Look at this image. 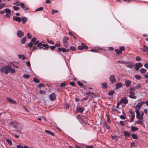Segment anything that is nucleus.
Instances as JSON below:
<instances>
[{
	"label": "nucleus",
	"instance_id": "f257e3e1",
	"mask_svg": "<svg viewBox=\"0 0 148 148\" xmlns=\"http://www.w3.org/2000/svg\"><path fill=\"white\" fill-rule=\"evenodd\" d=\"M12 67L10 65L5 66L4 67H2L0 69V71L2 73H4L5 74H7L8 73V70L11 69Z\"/></svg>",
	"mask_w": 148,
	"mask_h": 148
},
{
	"label": "nucleus",
	"instance_id": "f03ea898",
	"mask_svg": "<svg viewBox=\"0 0 148 148\" xmlns=\"http://www.w3.org/2000/svg\"><path fill=\"white\" fill-rule=\"evenodd\" d=\"M37 47L40 49L42 48L44 50H48L49 48V46H48L47 44H42L41 42H39L37 45Z\"/></svg>",
	"mask_w": 148,
	"mask_h": 148
},
{
	"label": "nucleus",
	"instance_id": "7ed1b4c3",
	"mask_svg": "<svg viewBox=\"0 0 148 148\" xmlns=\"http://www.w3.org/2000/svg\"><path fill=\"white\" fill-rule=\"evenodd\" d=\"M125 66L130 69H132L134 66V64L132 62H126Z\"/></svg>",
	"mask_w": 148,
	"mask_h": 148
},
{
	"label": "nucleus",
	"instance_id": "20e7f679",
	"mask_svg": "<svg viewBox=\"0 0 148 148\" xmlns=\"http://www.w3.org/2000/svg\"><path fill=\"white\" fill-rule=\"evenodd\" d=\"M81 45V46H79L77 47V49L79 50H82L84 49H88V47L86 46L85 44L82 43Z\"/></svg>",
	"mask_w": 148,
	"mask_h": 148
},
{
	"label": "nucleus",
	"instance_id": "39448f33",
	"mask_svg": "<svg viewBox=\"0 0 148 148\" xmlns=\"http://www.w3.org/2000/svg\"><path fill=\"white\" fill-rule=\"evenodd\" d=\"M20 6L22 9H23L25 12H27L29 10V8L25 5L24 3H21L20 4Z\"/></svg>",
	"mask_w": 148,
	"mask_h": 148
},
{
	"label": "nucleus",
	"instance_id": "423d86ee",
	"mask_svg": "<svg viewBox=\"0 0 148 148\" xmlns=\"http://www.w3.org/2000/svg\"><path fill=\"white\" fill-rule=\"evenodd\" d=\"M109 79L112 83H114L116 81L115 76L114 75H111L110 76Z\"/></svg>",
	"mask_w": 148,
	"mask_h": 148
},
{
	"label": "nucleus",
	"instance_id": "0eeeda50",
	"mask_svg": "<svg viewBox=\"0 0 148 148\" xmlns=\"http://www.w3.org/2000/svg\"><path fill=\"white\" fill-rule=\"evenodd\" d=\"M128 102V100L127 99V97H124L120 101V103H123V104H126Z\"/></svg>",
	"mask_w": 148,
	"mask_h": 148
},
{
	"label": "nucleus",
	"instance_id": "6e6552de",
	"mask_svg": "<svg viewBox=\"0 0 148 148\" xmlns=\"http://www.w3.org/2000/svg\"><path fill=\"white\" fill-rule=\"evenodd\" d=\"M135 68L136 70L138 71L139 70L140 68L143 66V64L141 63H136L135 64Z\"/></svg>",
	"mask_w": 148,
	"mask_h": 148
},
{
	"label": "nucleus",
	"instance_id": "1a4fd4ad",
	"mask_svg": "<svg viewBox=\"0 0 148 148\" xmlns=\"http://www.w3.org/2000/svg\"><path fill=\"white\" fill-rule=\"evenodd\" d=\"M13 19L14 21H16L18 22H20L22 21L21 18L20 17L14 16L13 17Z\"/></svg>",
	"mask_w": 148,
	"mask_h": 148
},
{
	"label": "nucleus",
	"instance_id": "9d476101",
	"mask_svg": "<svg viewBox=\"0 0 148 148\" xmlns=\"http://www.w3.org/2000/svg\"><path fill=\"white\" fill-rule=\"evenodd\" d=\"M50 99L51 101L54 100L56 97V95L54 93H52L49 96Z\"/></svg>",
	"mask_w": 148,
	"mask_h": 148
},
{
	"label": "nucleus",
	"instance_id": "9b49d317",
	"mask_svg": "<svg viewBox=\"0 0 148 148\" xmlns=\"http://www.w3.org/2000/svg\"><path fill=\"white\" fill-rule=\"evenodd\" d=\"M17 34L18 37L21 38L23 36L24 33L21 30H18L17 32Z\"/></svg>",
	"mask_w": 148,
	"mask_h": 148
},
{
	"label": "nucleus",
	"instance_id": "f8f14e48",
	"mask_svg": "<svg viewBox=\"0 0 148 148\" xmlns=\"http://www.w3.org/2000/svg\"><path fill=\"white\" fill-rule=\"evenodd\" d=\"M18 124V122L17 121H12L11 122L10 125L11 126L13 127H16L17 126V124Z\"/></svg>",
	"mask_w": 148,
	"mask_h": 148
},
{
	"label": "nucleus",
	"instance_id": "ddd939ff",
	"mask_svg": "<svg viewBox=\"0 0 148 148\" xmlns=\"http://www.w3.org/2000/svg\"><path fill=\"white\" fill-rule=\"evenodd\" d=\"M6 99L9 102L12 103L13 104H16V102L15 101L12 100V99L11 98L7 97L6 98Z\"/></svg>",
	"mask_w": 148,
	"mask_h": 148
},
{
	"label": "nucleus",
	"instance_id": "4468645a",
	"mask_svg": "<svg viewBox=\"0 0 148 148\" xmlns=\"http://www.w3.org/2000/svg\"><path fill=\"white\" fill-rule=\"evenodd\" d=\"M122 84L121 83H117L116 84V89H119L122 86Z\"/></svg>",
	"mask_w": 148,
	"mask_h": 148
},
{
	"label": "nucleus",
	"instance_id": "2eb2a0df",
	"mask_svg": "<svg viewBox=\"0 0 148 148\" xmlns=\"http://www.w3.org/2000/svg\"><path fill=\"white\" fill-rule=\"evenodd\" d=\"M143 102H142L141 103H138L135 106V107L138 108L139 109H140L141 108L143 104Z\"/></svg>",
	"mask_w": 148,
	"mask_h": 148
},
{
	"label": "nucleus",
	"instance_id": "dca6fc26",
	"mask_svg": "<svg viewBox=\"0 0 148 148\" xmlns=\"http://www.w3.org/2000/svg\"><path fill=\"white\" fill-rule=\"evenodd\" d=\"M84 110V108H82L81 107H79L77 108L76 109V111L78 112L82 113L83 111Z\"/></svg>",
	"mask_w": 148,
	"mask_h": 148
},
{
	"label": "nucleus",
	"instance_id": "f3484780",
	"mask_svg": "<svg viewBox=\"0 0 148 148\" xmlns=\"http://www.w3.org/2000/svg\"><path fill=\"white\" fill-rule=\"evenodd\" d=\"M123 135L126 138L127 137L129 136L130 135V134L128 132L126 131H123Z\"/></svg>",
	"mask_w": 148,
	"mask_h": 148
},
{
	"label": "nucleus",
	"instance_id": "a211bd4d",
	"mask_svg": "<svg viewBox=\"0 0 148 148\" xmlns=\"http://www.w3.org/2000/svg\"><path fill=\"white\" fill-rule=\"evenodd\" d=\"M101 84L104 89H106L107 88V84L106 82L102 83Z\"/></svg>",
	"mask_w": 148,
	"mask_h": 148
},
{
	"label": "nucleus",
	"instance_id": "6ab92c4d",
	"mask_svg": "<svg viewBox=\"0 0 148 148\" xmlns=\"http://www.w3.org/2000/svg\"><path fill=\"white\" fill-rule=\"evenodd\" d=\"M69 38L67 36H64L63 39V42L66 43L67 42V41L69 40Z\"/></svg>",
	"mask_w": 148,
	"mask_h": 148
},
{
	"label": "nucleus",
	"instance_id": "aec40b11",
	"mask_svg": "<svg viewBox=\"0 0 148 148\" xmlns=\"http://www.w3.org/2000/svg\"><path fill=\"white\" fill-rule=\"evenodd\" d=\"M131 82L130 80H126L125 81V84L126 86L128 87L131 84Z\"/></svg>",
	"mask_w": 148,
	"mask_h": 148
},
{
	"label": "nucleus",
	"instance_id": "412c9836",
	"mask_svg": "<svg viewBox=\"0 0 148 148\" xmlns=\"http://www.w3.org/2000/svg\"><path fill=\"white\" fill-rule=\"evenodd\" d=\"M26 37H24L21 40V43L22 44H24L26 41Z\"/></svg>",
	"mask_w": 148,
	"mask_h": 148
},
{
	"label": "nucleus",
	"instance_id": "4be33fe9",
	"mask_svg": "<svg viewBox=\"0 0 148 148\" xmlns=\"http://www.w3.org/2000/svg\"><path fill=\"white\" fill-rule=\"evenodd\" d=\"M18 57L20 59H21L22 60H24L26 58L25 56L23 55L20 54L18 55Z\"/></svg>",
	"mask_w": 148,
	"mask_h": 148
},
{
	"label": "nucleus",
	"instance_id": "5701e85b",
	"mask_svg": "<svg viewBox=\"0 0 148 148\" xmlns=\"http://www.w3.org/2000/svg\"><path fill=\"white\" fill-rule=\"evenodd\" d=\"M136 113V117L139 119V117L140 115V113L139 112V110L138 109H136L135 110Z\"/></svg>",
	"mask_w": 148,
	"mask_h": 148
},
{
	"label": "nucleus",
	"instance_id": "b1692460",
	"mask_svg": "<svg viewBox=\"0 0 148 148\" xmlns=\"http://www.w3.org/2000/svg\"><path fill=\"white\" fill-rule=\"evenodd\" d=\"M146 69H145L144 68H141L140 70V73L142 74L145 73L146 72Z\"/></svg>",
	"mask_w": 148,
	"mask_h": 148
},
{
	"label": "nucleus",
	"instance_id": "393cba45",
	"mask_svg": "<svg viewBox=\"0 0 148 148\" xmlns=\"http://www.w3.org/2000/svg\"><path fill=\"white\" fill-rule=\"evenodd\" d=\"M45 132L48 134H49L52 136H54V134L53 133L51 132V131L48 130H45Z\"/></svg>",
	"mask_w": 148,
	"mask_h": 148
},
{
	"label": "nucleus",
	"instance_id": "a878e982",
	"mask_svg": "<svg viewBox=\"0 0 148 148\" xmlns=\"http://www.w3.org/2000/svg\"><path fill=\"white\" fill-rule=\"evenodd\" d=\"M22 23L23 24H25L26 22L27 21V18L25 17H22Z\"/></svg>",
	"mask_w": 148,
	"mask_h": 148
},
{
	"label": "nucleus",
	"instance_id": "bb28decb",
	"mask_svg": "<svg viewBox=\"0 0 148 148\" xmlns=\"http://www.w3.org/2000/svg\"><path fill=\"white\" fill-rule=\"evenodd\" d=\"M33 43L32 42H30L28 44H26L25 45V47L27 48L28 47H31L33 46Z\"/></svg>",
	"mask_w": 148,
	"mask_h": 148
},
{
	"label": "nucleus",
	"instance_id": "cd10ccee",
	"mask_svg": "<svg viewBox=\"0 0 148 148\" xmlns=\"http://www.w3.org/2000/svg\"><path fill=\"white\" fill-rule=\"evenodd\" d=\"M58 50L59 51H62L64 52H65V49L63 47H59L58 48Z\"/></svg>",
	"mask_w": 148,
	"mask_h": 148
},
{
	"label": "nucleus",
	"instance_id": "c85d7f7f",
	"mask_svg": "<svg viewBox=\"0 0 148 148\" xmlns=\"http://www.w3.org/2000/svg\"><path fill=\"white\" fill-rule=\"evenodd\" d=\"M143 123V121L141 120H138L137 121H136L135 122L134 124H139L141 125H142Z\"/></svg>",
	"mask_w": 148,
	"mask_h": 148
},
{
	"label": "nucleus",
	"instance_id": "c756f323",
	"mask_svg": "<svg viewBox=\"0 0 148 148\" xmlns=\"http://www.w3.org/2000/svg\"><path fill=\"white\" fill-rule=\"evenodd\" d=\"M33 81H34V82L36 83H39L40 82V81L36 77H34L33 78Z\"/></svg>",
	"mask_w": 148,
	"mask_h": 148
},
{
	"label": "nucleus",
	"instance_id": "7c9ffc66",
	"mask_svg": "<svg viewBox=\"0 0 148 148\" xmlns=\"http://www.w3.org/2000/svg\"><path fill=\"white\" fill-rule=\"evenodd\" d=\"M6 7V4L4 3H0V10Z\"/></svg>",
	"mask_w": 148,
	"mask_h": 148
},
{
	"label": "nucleus",
	"instance_id": "2f4dec72",
	"mask_svg": "<svg viewBox=\"0 0 148 148\" xmlns=\"http://www.w3.org/2000/svg\"><path fill=\"white\" fill-rule=\"evenodd\" d=\"M131 129L132 130L133 132L136 131L138 130V128L134 126H132L131 127Z\"/></svg>",
	"mask_w": 148,
	"mask_h": 148
},
{
	"label": "nucleus",
	"instance_id": "473e14b6",
	"mask_svg": "<svg viewBox=\"0 0 148 148\" xmlns=\"http://www.w3.org/2000/svg\"><path fill=\"white\" fill-rule=\"evenodd\" d=\"M114 50L116 53L117 54H121L122 53V51L120 50L116 49Z\"/></svg>",
	"mask_w": 148,
	"mask_h": 148
},
{
	"label": "nucleus",
	"instance_id": "72a5a7b5",
	"mask_svg": "<svg viewBox=\"0 0 148 148\" xmlns=\"http://www.w3.org/2000/svg\"><path fill=\"white\" fill-rule=\"evenodd\" d=\"M126 62L124 61L123 60H118L117 61V63L121 64H123L125 65Z\"/></svg>",
	"mask_w": 148,
	"mask_h": 148
},
{
	"label": "nucleus",
	"instance_id": "f704fd0d",
	"mask_svg": "<svg viewBox=\"0 0 148 148\" xmlns=\"http://www.w3.org/2000/svg\"><path fill=\"white\" fill-rule=\"evenodd\" d=\"M55 47H59L60 46V43L59 41H57L55 44Z\"/></svg>",
	"mask_w": 148,
	"mask_h": 148
},
{
	"label": "nucleus",
	"instance_id": "c9c22d12",
	"mask_svg": "<svg viewBox=\"0 0 148 148\" xmlns=\"http://www.w3.org/2000/svg\"><path fill=\"white\" fill-rule=\"evenodd\" d=\"M114 92L115 91L114 90H111L108 92V94L110 95H112Z\"/></svg>",
	"mask_w": 148,
	"mask_h": 148
},
{
	"label": "nucleus",
	"instance_id": "e433bc0d",
	"mask_svg": "<svg viewBox=\"0 0 148 148\" xmlns=\"http://www.w3.org/2000/svg\"><path fill=\"white\" fill-rule=\"evenodd\" d=\"M129 97L130 98L133 99H136V96H135L134 95H129Z\"/></svg>",
	"mask_w": 148,
	"mask_h": 148
},
{
	"label": "nucleus",
	"instance_id": "4c0bfd02",
	"mask_svg": "<svg viewBox=\"0 0 148 148\" xmlns=\"http://www.w3.org/2000/svg\"><path fill=\"white\" fill-rule=\"evenodd\" d=\"M43 10V8L42 7H41L37 8L35 10V12H36L42 10Z\"/></svg>",
	"mask_w": 148,
	"mask_h": 148
},
{
	"label": "nucleus",
	"instance_id": "58836bf2",
	"mask_svg": "<svg viewBox=\"0 0 148 148\" xmlns=\"http://www.w3.org/2000/svg\"><path fill=\"white\" fill-rule=\"evenodd\" d=\"M132 138L135 139H138V137L135 134H132Z\"/></svg>",
	"mask_w": 148,
	"mask_h": 148
},
{
	"label": "nucleus",
	"instance_id": "ea45409f",
	"mask_svg": "<svg viewBox=\"0 0 148 148\" xmlns=\"http://www.w3.org/2000/svg\"><path fill=\"white\" fill-rule=\"evenodd\" d=\"M47 41L48 43L51 44H54L53 41L51 40H49L48 39H47Z\"/></svg>",
	"mask_w": 148,
	"mask_h": 148
},
{
	"label": "nucleus",
	"instance_id": "a19ab883",
	"mask_svg": "<svg viewBox=\"0 0 148 148\" xmlns=\"http://www.w3.org/2000/svg\"><path fill=\"white\" fill-rule=\"evenodd\" d=\"M4 11L7 13L10 14L11 12V10L9 9H5L4 10Z\"/></svg>",
	"mask_w": 148,
	"mask_h": 148
},
{
	"label": "nucleus",
	"instance_id": "79ce46f5",
	"mask_svg": "<svg viewBox=\"0 0 148 148\" xmlns=\"http://www.w3.org/2000/svg\"><path fill=\"white\" fill-rule=\"evenodd\" d=\"M134 77L137 79H140L141 78V76L138 75H135Z\"/></svg>",
	"mask_w": 148,
	"mask_h": 148
},
{
	"label": "nucleus",
	"instance_id": "37998d69",
	"mask_svg": "<svg viewBox=\"0 0 148 148\" xmlns=\"http://www.w3.org/2000/svg\"><path fill=\"white\" fill-rule=\"evenodd\" d=\"M70 49L71 51H75L76 50V49L75 47L71 46L70 47Z\"/></svg>",
	"mask_w": 148,
	"mask_h": 148
},
{
	"label": "nucleus",
	"instance_id": "c03bdc74",
	"mask_svg": "<svg viewBox=\"0 0 148 148\" xmlns=\"http://www.w3.org/2000/svg\"><path fill=\"white\" fill-rule=\"evenodd\" d=\"M6 140L7 142L10 145H12V142L10 140L8 139H6Z\"/></svg>",
	"mask_w": 148,
	"mask_h": 148
},
{
	"label": "nucleus",
	"instance_id": "a18cd8bd",
	"mask_svg": "<svg viewBox=\"0 0 148 148\" xmlns=\"http://www.w3.org/2000/svg\"><path fill=\"white\" fill-rule=\"evenodd\" d=\"M130 92L129 93L130 94V95H133L134 93V90H133L130 88Z\"/></svg>",
	"mask_w": 148,
	"mask_h": 148
},
{
	"label": "nucleus",
	"instance_id": "49530a36",
	"mask_svg": "<svg viewBox=\"0 0 148 148\" xmlns=\"http://www.w3.org/2000/svg\"><path fill=\"white\" fill-rule=\"evenodd\" d=\"M103 124L105 125V127H106V128L107 129H110V126L108 125H107V124L106 123H104Z\"/></svg>",
	"mask_w": 148,
	"mask_h": 148
},
{
	"label": "nucleus",
	"instance_id": "de8ad7c7",
	"mask_svg": "<svg viewBox=\"0 0 148 148\" xmlns=\"http://www.w3.org/2000/svg\"><path fill=\"white\" fill-rule=\"evenodd\" d=\"M20 3L18 1H16L13 3V4L17 6L20 5Z\"/></svg>",
	"mask_w": 148,
	"mask_h": 148
},
{
	"label": "nucleus",
	"instance_id": "09e8293b",
	"mask_svg": "<svg viewBox=\"0 0 148 148\" xmlns=\"http://www.w3.org/2000/svg\"><path fill=\"white\" fill-rule=\"evenodd\" d=\"M24 78L28 79L30 77V75L28 74H25L23 75Z\"/></svg>",
	"mask_w": 148,
	"mask_h": 148
},
{
	"label": "nucleus",
	"instance_id": "8fccbe9b",
	"mask_svg": "<svg viewBox=\"0 0 148 148\" xmlns=\"http://www.w3.org/2000/svg\"><path fill=\"white\" fill-rule=\"evenodd\" d=\"M143 115H144V113L143 112H142L141 114L140 115L139 117V120H141L143 119Z\"/></svg>",
	"mask_w": 148,
	"mask_h": 148
},
{
	"label": "nucleus",
	"instance_id": "3c124183",
	"mask_svg": "<svg viewBox=\"0 0 148 148\" xmlns=\"http://www.w3.org/2000/svg\"><path fill=\"white\" fill-rule=\"evenodd\" d=\"M51 11L52 12H51L52 14H54V13H58V11L57 10H52Z\"/></svg>",
	"mask_w": 148,
	"mask_h": 148
},
{
	"label": "nucleus",
	"instance_id": "603ef678",
	"mask_svg": "<svg viewBox=\"0 0 148 148\" xmlns=\"http://www.w3.org/2000/svg\"><path fill=\"white\" fill-rule=\"evenodd\" d=\"M90 51L91 52H96V53H98L99 51L98 50H96V49H91L90 50Z\"/></svg>",
	"mask_w": 148,
	"mask_h": 148
},
{
	"label": "nucleus",
	"instance_id": "864d4df0",
	"mask_svg": "<svg viewBox=\"0 0 148 148\" xmlns=\"http://www.w3.org/2000/svg\"><path fill=\"white\" fill-rule=\"evenodd\" d=\"M27 36L29 39L31 38L32 37V35L29 33L27 34Z\"/></svg>",
	"mask_w": 148,
	"mask_h": 148
},
{
	"label": "nucleus",
	"instance_id": "5fc2aeb1",
	"mask_svg": "<svg viewBox=\"0 0 148 148\" xmlns=\"http://www.w3.org/2000/svg\"><path fill=\"white\" fill-rule=\"evenodd\" d=\"M129 112L131 114V115H133V114H135L134 112V111H132V109H130L129 110Z\"/></svg>",
	"mask_w": 148,
	"mask_h": 148
},
{
	"label": "nucleus",
	"instance_id": "6e6d98bb",
	"mask_svg": "<svg viewBox=\"0 0 148 148\" xmlns=\"http://www.w3.org/2000/svg\"><path fill=\"white\" fill-rule=\"evenodd\" d=\"M69 84L71 85V86H75V84L74 82H70L69 83Z\"/></svg>",
	"mask_w": 148,
	"mask_h": 148
},
{
	"label": "nucleus",
	"instance_id": "4d7b16f0",
	"mask_svg": "<svg viewBox=\"0 0 148 148\" xmlns=\"http://www.w3.org/2000/svg\"><path fill=\"white\" fill-rule=\"evenodd\" d=\"M39 92L40 94H45V91L44 90H40L39 91Z\"/></svg>",
	"mask_w": 148,
	"mask_h": 148
},
{
	"label": "nucleus",
	"instance_id": "13d9d810",
	"mask_svg": "<svg viewBox=\"0 0 148 148\" xmlns=\"http://www.w3.org/2000/svg\"><path fill=\"white\" fill-rule=\"evenodd\" d=\"M135 117V114L132 115H131V120L130 121V122H132L133 121V119H134Z\"/></svg>",
	"mask_w": 148,
	"mask_h": 148
},
{
	"label": "nucleus",
	"instance_id": "bf43d9fd",
	"mask_svg": "<svg viewBox=\"0 0 148 148\" xmlns=\"http://www.w3.org/2000/svg\"><path fill=\"white\" fill-rule=\"evenodd\" d=\"M13 8L14 10H18L19 9V7L15 6H13Z\"/></svg>",
	"mask_w": 148,
	"mask_h": 148
},
{
	"label": "nucleus",
	"instance_id": "052dcab7",
	"mask_svg": "<svg viewBox=\"0 0 148 148\" xmlns=\"http://www.w3.org/2000/svg\"><path fill=\"white\" fill-rule=\"evenodd\" d=\"M49 47L52 50H53L54 49L56 48L55 46H49Z\"/></svg>",
	"mask_w": 148,
	"mask_h": 148
},
{
	"label": "nucleus",
	"instance_id": "680f3d73",
	"mask_svg": "<svg viewBox=\"0 0 148 148\" xmlns=\"http://www.w3.org/2000/svg\"><path fill=\"white\" fill-rule=\"evenodd\" d=\"M65 107L66 109H69L70 105L68 104H66L65 105Z\"/></svg>",
	"mask_w": 148,
	"mask_h": 148
},
{
	"label": "nucleus",
	"instance_id": "e2e57ef3",
	"mask_svg": "<svg viewBox=\"0 0 148 148\" xmlns=\"http://www.w3.org/2000/svg\"><path fill=\"white\" fill-rule=\"evenodd\" d=\"M10 70V72L12 73H14L15 72V71L14 69H9Z\"/></svg>",
	"mask_w": 148,
	"mask_h": 148
},
{
	"label": "nucleus",
	"instance_id": "0e129e2a",
	"mask_svg": "<svg viewBox=\"0 0 148 148\" xmlns=\"http://www.w3.org/2000/svg\"><path fill=\"white\" fill-rule=\"evenodd\" d=\"M119 49H120V50L121 51H124L125 49V47H123V46H122V47H119Z\"/></svg>",
	"mask_w": 148,
	"mask_h": 148
},
{
	"label": "nucleus",
	"instance_id": "69168bd1",
	"mask_svg": "<svg viewBox=\"0 0 148 148\" xmlns=\"http://www.w3.org/2000/svg\"><path fill=\"white\" fill-rule=\"evenodd\" d=\"M77 84L80 86H83V84L80 81H78L77 83Z\"/></svg>",
	"mask_w": 148,
	"mask_h": 148
},
{
	"label": "nucleus",
	"instance_id": "338daca9",
	"mask_svg": "<svg viewBox=\"0 0 148 148\" xmlns=\"http://www.w3.org/2000/svg\"><path fill=\"white\" fill-rule=\"evenodd\" d=\"M66 86V84L65 83H62L60 85V86L61 87H63L65 86Z\"/></svg>",
	"mask_w": 148,
	"mask_h": 148
},
{
	"label": "nucleus",
	"instance_id": "774afa93",
	"mask_svg": "<svg viewBox=\"0 0 148 148\" xmlns=\"http://www.w3.org/2000/svg\"><path fill=\"white\" fill-rule=\"evenodd\" d=\"M39 41L38 40H37L36 41H35L34 42V44L35 45H37L39 43Z\"/></svg>",
	"mask_w": 148,
	"mask_h": 148
}]
</instances>
